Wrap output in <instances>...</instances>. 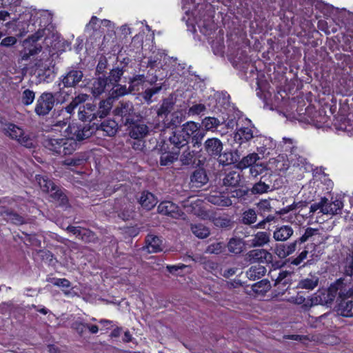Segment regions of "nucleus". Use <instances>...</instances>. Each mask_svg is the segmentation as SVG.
Returning <instances> with one entry per match:
<instances>
[{"label":"nucleus","instance_id":"obj_1","mask_svg":"<svg viewBox=\"0 0 353 353\" xmlns=\"http://www.w3.org/2000/svg\"><path fill=\"white\" fill-rule=\"evenodd\" d=\"M43 145L54 154L68 155L76 150L78 144L73 139L46 136L43 139Z\"/></svg>","mask_w":353,"mask_h":353},{"label":"nucleus","instance_id":"obj_2","mask_svg":"<svg viewBox=\"0 0 353 353\" xmlns=\"http://www.w3.org/2000/svg\"><path fill=\"white\" fill-rule=\"evenodd\" d=\"M130 126L129 134L131 138L134 139H141L146 137L152 128H159L160 125L152 123L149 119L145 117H141V119L135 120L134 122L128 124Z\"/></svg>","mask_w":353,"mask_h":353},{"label":"nucleus","instance_id":"obj_3","mask_svg":"<svg viewBox=\"0 0 353 353\" xmlns=\"http://www.w3.org/2000/svg\"><path fill=\"white\" fill-rule=\"evenodd\" d=\"M3 131L6 136L17 141L19 144L27 148H31L34 146L33 140L25 134L23 129L12 123H5Z\"/></svg>","mask_w":353,"mask_h":353},{"label":"nucleus","instance_id":"obj_4","mask_svg":"<svg viewBox=\"0 0 353 353\" xmlns=\"http://www.w3.org/2000/svg\"><path fill=\"white\" fill-rule=\"evenodd\" d=\"M113 114L114 116L121 118L122 123L124 125H128V124L134 122L135 117L138 118L133 103L129 101H119L118 105L113 110Z\"/></svg>","mask_w":353,"mask_h":353},{"label":"nucleus","instance_id":"obj_5","mask_svg":"<svg viewBox=\"0 0 353 353\" xmlns=\"http://www.w3.org/2000/svg\"><path fill=\"white\" fill-rule=\"evenodd\" d=\"M36 181L39 185L40 188L43 192L50 194V196L55 200L60 201L61 204H65L67 202L65 195L58 189V188L50 181L48 176L36 175Z\"/></svg>","mask_w":353,"mask_h":353},{"label":"nucleus","instance_id":"obj_6","mask_svg":"<svg viewBox=\"0 0 353 353\" xmlns=\"http://www.w3.org/2000/svg\"><path fill=\"white\" fill-rule=\"evenodd\" d=\"M182 207L185 212L202 219H207L209 217V214L204 207V202L200 199L192 198L185 200L183 201Z\"/></svg>","mask_w":353,"mask_h":353},{"label":"nucleus","instance_id":"obj_7","mask_svg":"<svg viewBox=\"0 0 353 353\" xmlns=\"http://www.w3.org/2000/svg\"><path fill=\"white\" fill-rule=\"evenodd\" d=\"M54 96L51 92H43L37 99L34 108L35 113L39 116H46L54 106Z\"/></svg>","mask_w":353,"mask_h":353},{"label":"nucleus","instance_id":"obj_8","mask_svg":"<svg viewBox=\"0 0 353 353\" xmlns=\"http://www.w3.org/2000/svg\"><path fill=\"white\" fill-rule=\"evenodd\" d=\"M333 285L336 295L341 300L353 297V280L351 277L339 279Z\"/></svg>","mask_w":353,"mask_h":353},{"label":"nucleus","instance_id":"obj_9","mask_svg":"<svg viewBox=\"0 0 353 353\" xmlns=\"http://www.w3.org/2000/svg\"><path fill=\"white\" fill-rule=\"evenodd\" d=\"M336 293L334 285H331L327 290L319 291L310 299V305H330L335 299Z\"/></svg>","mask_w":353,"mask_h":353},{"label":"nucleus","instance_id":"obj_10","mask_svg":"<svg viewBox=\"0 0 353 353\" xmlns=\"http://www.w3.org/2000/svg\"><path fill=\"white\" fill-rule=\"evenodd\" d=\"M68 130L72 135L70 139L75 141H83L89 138L95 132V127L90 125H71L68 126Z\"/></svg>","mask_w":353,"mask_h":353},{"label":"nucleus","instance_id":"obj_11","mask_svg":"<svg viewBox=\"0 0 353 353\" xmlns=\"http://www.w3.org/2000/svg\"><path fill=\"white\" fill-rule=\"evenodd\" d=\"M245 260L250 263H269L272 261V255L266 250L255 249L245 254Z\"/></svg>","mask_w":353,"mask_h":353},{"label":"nucleus","instance_id":"obj_12","mask_svg":"<svg viewBox=\"0 0 353 353\" xmlns=\"http://www.w3.org/2000/svg\"><path fill=\"white\" fill-rule=\"evenodd\" d=\"M83 77L81 70L72 68L62 75L60 79L64 88H74L82 80Z\"/></svg>","mask_w":353,"mask_h":353},{"label":"nucleus","instance_id":"obj_13","mask_svg":"<svg viewBox=\"0 0 353 353\" xmlns=\"http://www.w3.org/2000/svg\"><path fill=\"white\" fill-rule=\"evenodd\" d=\"M206 199L208 202L221 207H228L232 204V200L225 192L216 190H212Z\"/></svg>","mask_w":353,"mask_h":353},{"label":"nucleus","instance_id":"obj_14","mask_svg":"<svg viewBox=\"0 0 353 353\" xmlns=\"http://www.w3.org/2000/svg\"><path fill=\"white\" fill-rule=\"evenodd\" d=\"M159 213L169 216L174 219H179L183 213L179 207L172 201H163L157 208Z\"/></svg>","mask_w":353,"mask_h":353},{"label":"nucleus","instance_id":"obj_15","mask_svg":"<svg viewBox=\"0 0 353 353\" xmlns=\"http://www.w3.org/2000/svg\"><path fill=\"white\" fill-rule=\"evenodd\" d=\"M111 85L108 82V79L105 77H99L94 79L92 83L90 89L93 96L99 97L105 91L110 89Z\"/></svg>","mask_w":353,"mask_h":353},{"label":"nucleus","instance_id":"obj_16","mask_svg":"<svg viewBox=\"0 0 353 353\" xmlns=\"http://www.w3.org/2000/svg\"><path fill=\"white\" fill-rule=\"evenodd\" d=\"M254 128L251 125L238 128L234 133V141L239 144L250 141L254 137Z\"/></svg>","mask_w":353,"mask_h":353},{"label":"nucleus","instance_id":"obj_17","mask_svg":"<svg viewBox=\"0 0 353 353\" xmlns=\"http://www.w3.org/2000/svg\"><path fill=\"white\" fill-rule=\"evenodd\" d=\"M297 245L298 243L296 240L290 243L276 244L274 248V253L279 259H285L296 251Z\"/></svg>","mask_w":353,"mask_h":353},{"label":"nucleus","instance_id":"obj_18","mask_svg":"<svg viewBox=\"0 0 353 353\" xmlns=\"http://www.w3.org/2000/svg\"><path fill=\"white\" fill-rule=\"evenodd\" d=\"M324 209H323L324 214L335 215L340 214L343 207V203L340 199H335L330 201L328 199L323 198Z\"/></svg>","mask_w":353,"mask_h":353},{"label":"nucleus","instance_id":"obj_19","mask_svg":"<svg viewBox=\"0 0 353 353\" xmlns=\"http://www.w3.org/2000/svg\"><path fill=\"white\" fill-rule=\"evenodd\" d=\"M205 152L211 157L220 155L223 150V143L217 138L208 139L204 143Z\"/></svg>","mask_w":353,"mask_h":353},{"label":"nucleus","instance_id":"obj_20","mask_svg":"<svg viewBox=\"0 0 353 353\" xmlns=\"http://www.w3.org/2000/svg\"><path fill=\"white\" fill-rule=\"evenodd\" d=\"M67 230L85 242H90L95 238L94 234L92 231L84 228L68 226Z\"/></svg>","mask_w":353,"mask_h":353},{"label":"nucleus","instance_id":"obj_21","mask_svg":"<svg viewBox=\"0 0 353 353\" xmlns=\"http://www.w3.org/2000/svg\"><path fill=\"white\" fill-rule=\"evenodd\" d=\"M270 233L268 232H257L252 235L248 241L251 248L263 247L270 242Z\"/></svg>","mask_w":353,"mask_h":353},{"label":"nucleus","instance_id":"obj_22","mask_svg":"<svg viewBox=\"0 0 353 353\" xmlns=\"http://www.w3.org/2000/svg\"><path fill=\"white\" fill-rule=\"evenodd\" d=\"M168 146L163 144L159 150V163L161 165L167 166L173 163L178 159L179 152L168 151Z\"/></svg>","mask_w":353,"mask_h":353},{"label":"nucleus","instance_id":"obj_23","mask_svg":"<svg viewBox=\"0 0 353 353\" xmlns=\"http://www.w3.org/2000/svg\"><path fill=\"white\" fill-rule=\"evenodd\" d=\"M294 234L293 228L289 225H283L276 228L273 232V238L276 241L285 242Z\"/></svg>","mask_w":353,"mask_h":353},{"label":"nucleus","instance_id":"obj_24","mask_svg":"<svg viewBox=\"0 0 353 353\" xmlns=\"http://www.w3.org/2000/svg\"><path fill=\"white\" fill-rule=\"evenodd\" d=\"M88 98V95L86 94H79L76 96L72 101L66 107L62 108L59 111L58 117H61L65 112L67 114L71 115L75 108L80 104L86 101Z\"/></svg>","mask_w":353,"mask_h":353},{"label":"nucleus","instance_id":"obj_25","mask_svg":"<svg viewBox=\"0 0 353 353\" xmlns=\"http://www.w3.org/2000/svg\"><path fill=\"white\" fill-rule=\"evenodd\" d=\"M183 116L181 112L175 111L172 112L166 118L163 120L164 128H174L177 127L183 121Z\"/></svg>","mask_w":353,"mask_h":353},{"label":"nucleus","instance_id":"obj_26","mask_svg":"<svg viewBox=\"0 0 353 353\" xmlns=\"http://www.w3.org/2000/svg\"><path fill=\"white\" fill-rule=\"evenodd\" d=\"M96 105L93 103H88L83 107V109H80L79 111V118L82 121H92L97 119V111Z\"/></svg>","mask_w":353,"mask_h":353},{"label":"nucleus","instance_id":"obj_27","mask_svg":"<svg viewBox=\"0 0 353 353\" xmlns=\"http://www.w3.org/2000/svg\"><path fill=\"white\" fill-rule=\"evenodd\" d=\"M146 245L143 249L148 253H156L162 250L161 240L157 236L148 234L145 239Z\"/></svg>","mask_w":353,"mask_h":353},{"label":"nucleus","instance_id":"obj_28","mask_svg":"<svg viewBox=\"0 0 353 353\" xmlns=\"http://www.w3.org/2000/svg\"><path fill=\"white\" fill-rule=\"evenodd\" d=\"M208 177L203 169L196 170L190 176V183L193 187L200 188L206 184Z\"/></svg>","mask_w":353,"mask_h":353},{"label":"nucleus","instance_id":"obj_29","mask_svg":"<svg viewBox=\"0 0 353 353\" xmlns=\"http://www.w3.org/2000/svg\"><path fill=\"white\" fill-rule=\"evenodd\" d=\"M292 281V272L281 271L274 281V285L281 290L288 289Z\"/></svg>","mask_w":353,"mask_h":353},{"label":"nucleus","instance_id":"obj_30","mask_svg":"<svg viewBox=\"0 0 353 353\" xmlns=\"http://www.w3.org/2000/svg\"><path fill=\"white\" fill-rule=\"evenodd\" d=\"M169 142L174 148L180 149L188 145V141L184 137L183 132L180 130L173 131L169 137Z\"/></svg>","mask_w":353,"mask_h":353},{"label":"nucleus","instance_id":"obj_31","mask_svg":"<svg viewBox=\"0 0 353 353\" xmlns=\"http://www.w3.org/2000/svg\"><path fill=\"white\" fill-rule=\"evenodd\" d=\"M117 123L114 120H106L102 122L99 126L95 127L96 130L103 131L106 136H114L117 132Z\"/></svg>","mask_w":353,"mask_h":353},{"label":"nucleus","instance_id":"obj_32","mask_svg":"<svg viewBox=\"0 0 353 353\" xmlns=\"http://www.w3.org/2000/svg\"><path fill=\"white\" fill-rule=\"evenodd\" d=\"M223 184L228 187H236L239 185L241 181V176L239 172L236 171H229L225 173L222 179Z\"/></svg>","mask_w":353,"mask_h":353},{"label":"nucleus","instance_id":"obj_33","mask_svg":"<svg viewBox=\"0 0 353 353\" xmlns=\"http://www.w3.org/2000/svg\"><path fill=\"white\" fill-rule=\"evenodd\" d=\"M174 102L172 98L165 99L157 112V116L159 117L166 118L174 110Z\"/></svg>","mask_w":353,"mask_h":353},{"label":"nucleus","instance_id":"obj_34","mask_svg":"<svg viewBox=\"0 0 353 353\" xmlns=\"http://www.w3.org/2000/svg\"><path fill=\"white\" fill-rule=\"evenodd\" d=\"M260 159L259 154L256 152H253L244 157L240 161L238 162L236 168L240 170H243L247 168L256 164V162Z\"/></svg>","mask_w":353,"mask_h":353},{"label":"nucleus","instance_id":"obj_35","mask_svg":"<svg viewBox=\"0 0 353 353\" xmlns=\"http://www.w3.org/2000/svg\"><path fill=\"white\" fill-rule=\"evenodd\" d=\"M139 203L143 208L150 210L156 205L157 201L152 193L143 192L139 199Z\"/></svg>","mask_w":353,"mask_h":353},{"label":"nucleus","instance_id":"obj_36","mask_svg":"<svg viewBox=\"0 0 353 353\" xmlns=\"http://www.w3.org/2000/svg\"><path fill=\"white\" fill-rule=\"evenodd\" d=\"M266 273V268L261 265H253L246 272L247 277L252 281L261 279Z\"/></svg>","mask_w":353,"mask_h":353},{"label":"nucleus","instance_id":"obj_37","mask_svg":"<svg viewBox=\"0 0 353 353\" xmlns=\"http://www.w3.org/2000/svg\"><path fill=\"white\" fill-rule=\"evenodd\" d=\"M337 311L343 316L353 317V301L341 300Z\"/></svg>","mask_w":353,"mask_h":353},{"label":"nucleus","instance_id":"obj_38","mask_svg":"<svg viewBox=\"0 0 353 353\" xmlns=\"http://www.w3.org/2000/svg\"><path fill=\"white\" fill-rule=\"evenodd\" d=\"M288 159L294 166L304 165L306 159L301 154V151L297 147L292 148V152L288 154Z\"/></svg>","mask_w":353,"mask_h":353},{"label":"nucleus","instance_id":"obj_39","mask_svg":"<svg viewBox=\"0 0 353 353\" xmlns=\"http://www.w3.org/2000/svg\"><path fill=\"white\" fill-rule=\"evenodd\" d=\"M199 128V123L194 121H188L182 125L180 130L183 132L185 138L189 141L190 138L192 137Z\"/></svg>","mask_w":353,"mask_h":353},{"label":"nucleus","instance_id":"obj_40","mask_svg":"<svg viewBox=\"0 0 353 353\" xmlns=\"http://www.w3.org/2000/svg\"><path fill=\"white\" fill-rule=\"evenodd\" d=\"M112 108V99L108 97L107 99L99 103V108L97 110V117L101 119L105 117Z\"/></svg>","mask_w":353,"mask_h":353},{"label":"nucleus","instance_id":"obj_41","mask_svg":"<svg viewBox=\"0 0 353 353\" xmlns=\"http://www.w3.org/2000/svg\"><path fill=\"white\" fill-rule=\"evenodd\" d=\"M243 248L244 243L243 239L240 238H232L228 243V251L234 254H241Z\"/></svg>","mask_w":353,"mask_h":353},{"label":"nucleus","instance_id":"obj_42","mask_svg":"<svg viewBox=\"0 0 353 353\" xmlns=\"http://www.w3.org/2000/svg\"><path fill=\"white\" fill-rule=\"evenodd\" d=\"M319 283V277L315 275H310L308 277L301 280L298 287L305 290H313Z\"/></svg>","mask_w":353,"mask_h":353},{"label":"nucleus","instance_id":"obj_43","mask_svg":"<svg viewBox=\"0 0 353 353\" xmlns=\"http://www.w3.org/2000/svg\"><path fill=\"white\" fill-rule=\"evenodd\" d=\"M191 230L199 239L207 238L210 233L209 228L201 223L191 225Z\"/></svg>","mask_w":353,"mask_h":353},{"label":"nucleus","instance_id":"obj_44","mask_svg":"<svg viewBox=\"0 0 353 353\" xmlns=\"http://www.w3.org/2000/svg\"><path fill=\"white\" fill-rule=\"evenodd\" d=\"M28 41H24V50L21 52L22 60L27 61L31 56L38 54L41 50V47L37 45H31L29 48L26 46Z\"/></svg>","mask_w":353,"mask_h":353},{"label":"nucleus","instance_id":"obj_45","mask_svg":"<svg viewBox=\"0 0 353 353\" xmlns=\"http://www.w3.org/2000/svg\"><path fill=\"white\" fill-rule=\"evenodd\" d=\"M270 283L268 279H263L252 285V289L257 294H263L270 289Z\"/></svg>","mask_w":353,"mask_h":353},{"label":"nucleus","instance_id":"obj_46","mask_svg":"<svg viewBox=\"0 0 353 353\" xmlns=\"http://www.w3.org/2000/svg\"><path fill=\"white\" fill-rule=\"evenodd\" d=\"M202 124L206 130L213 131L221 125V121L212 117H207L202 121Z\"/></svg>","mask_w":353,"mask_h":353},{"label":"nucleus","instance_id":"obj_47","mask_svg":"<svg viewBox=\"0 0 353 353\" xmlns=\"http://www.w3.org/2000/svg\"><path fill=\"white\" fill-rule=\"evenodd\" d=\"M270 185L264 181H260L256 183L251 188V192L254 194H261L270 191Z\"/></svg>","mask_w":353,"mask_h":353},{"label":"nucleus","instance_id":"obj_48","mask_svg":"<svg viewBox=\"0 0 353 353\" xmlns=\"http://www.w3.org/2000/svg\"><path fill=\"white\" fill-rule=\"evenodd\" d=\"M161 86H155L151 88H148L141 93V97L147 103H151L152 102V97L159 93L161 90Z\"/></svg>","mask_w":353,"mask_h":353},{"label":"nucleus","instance_id":"obj_49","mask_svg":"<svg viewBox=\"0 0 353 353\" xmlns=\"http://www.w3.org/2000/svg\"><path fill=\"white\" fill-rule=\"evenodd\" d=\"M123 74V70L121 68H117L112 69L110 72V76L106 77L108 79L109 83L111 87L114 84H117L121 79V76Z\"/></svg>","mask_w":353,"mask_h":353},{"label":"nucleus","instance_id":"obj_50","mask_svg":"<svg viewBox=\"0 0 353 353\" xmlns=\"http://www.w3.org/2000/svg\"><path fill=\"white\" fill-rule=\"evenodd\" d=\"M35 99V92L30 89L24 90L21 96V103L24 105H30Z\"/></svg>","mask_w":353,"mask_h":353},{"label":"nucleus","instance_id":"obj_51","mask_svg":"<svg viewBox=\"0 0 353 353\" xmlns=\"http://www.w3.org/2000/svg\"><path fill=\"white\" fill-rule=\"evenodd\" d=\"M4 214L8 221L16 225H21L24 223V219L18 214L10 210H5Z\"/></svg>","mask_w":353,"mask_h":353},{"label":"nucleus","instance_id":"obj_52","mask_svg":"<svg viewBox=\"0 0 353 353\" xmlns=\"http://www.w3.org/2000/svg\"><path fill=\"white\" fill-rule=\"evenodd\" d=\"M318 232L319 230L317 229L307 228L305 230L304 234L301 237L297 239L296 241L298 244L303 243L310 240V239L312 238L313 236L318 234Z\"/></svg>","mask_w":353,"mask_h":353},{"label":"nucleus","instance_id":"obj_53","mask_svg":"<svg viewBox=\"0 0 353 353\" xmlns=\"http://www.w3.org/2000/svg\"><path fill=\"white\" fill-rule=\"evenodd\" d=\"M257 215L254 210L249 209L243 214V221L245 224L250 225L256 221Z\"/></svg>","mask_w":353,"mask_h":353},{"label":"nucleus","instance_id":"obj_54","mask_svg":"<svg viewBox=\"0 0 353 353\" xmlns=\"http://www.w3.org/2000/svg\"><path fill=\"white\" fill-rule=\"evenodd\" d=\"M112 90L111 98H117L121 96H123L128 93V90L125 85L121 86L120 85L114 84L110 89Z\"/></svg>","mask_w":353,"mask_h":353},{"label":"nucleus","instance_id":"obj_55","mask_svg":"<svg viewBox=\"0 0 353 353\" xmlns=\"http://www.w3.org/2000/svg\"><path fill=\"white\" fill-rule=\"evenodd\" d=\"M224 244L221 242L214 243L209 245L205 252L208 254H221L224 250Z\"/></svg>","mask_w":353,"mask_h":353},{"label":"nucleus","instance_id":"obj_56","mask_svg":"<svg viewBox=\"0 0 353 353\" xmlns=\"http://www.w3.org/2000/svg\"><path fill=\"white\" fill-rule=\"evenodd\" d=\"M195 152L189 148L185 150L181 156V161L183 165H190L194 162Z\"/></svg>","mask_w":353,"mask_h":353},{"label":"nucleus","instance_id":"obj_57","mask_svg":"<svg viewBox=\"0 0 353 353\" xmlns=\"http://www.w3.org/2000/svg\"><path fill=\"white\" fill-rule=\"evenodd\" d=\"M219 157V163L223 165H230L236 161H237V158L233 156V154L230 152H224L223 154H220Z\"/></svg>","mask_w":353,"mask_h":353},{"label":"nucleus","instance_id":"obj_58","mask_svg":"<svg viewBox=\"0 0 353 353\" xmlns=\"http://www.w3.org/2000/svg\"><path fill=\"white\" fill-rule=\"evenodd\" d=\"M205 136L204 130L199 128L196 133L191 137L192 143L194 147H199L201 145L202 141Z\"/></svg>","mask_w":353,"mask_h":353},{"label":"nucleus","instance_id":"obj_59","mask_svg":"<svg viewBox=\"0 0 353 353\" xmlns=\"http://www.w3.org/2000/svg\"><path fill=\"white\" fill-rule=\"evenodd\" d=\"M196 23L198 27L201 29V31L204 34H210L212 28L211 27L210 21H208L206 22L205 20H202L201 19H199L196 20Z\"/></svg>","mask_w":353,"mask_h":353},{"label":"nucleus","instance_id":"obj_60","mask_svg":"<svg viewBox=\"0 0 353 353\" xmlns=\"http://www.w3.org/2000/svg\"><path fill=\"white\" fill-rule=\"evenodd\" d=\"M206 110V107L202 103L194 104L188 109L189 115H199Z\"/></svg>","mask_w":353,"mask_h":353},{"label":"nucleus","instance_id":"obj_61","mask_svg":"<svg viewBox=\"0 0 353 353\" xmlns=\"http://www.w3.org/2000/svg\"><path fill=\"white\" fill-rule=\"evenodd\" d=\"M344 272L347 276H353V254L347 256L345 261Z\"/></svg>","mask_w":353,"mask_h":353},{"label":"nucleus","instance_id":"obj_62","mask_svg":"<svg viewBox=\"0 0 353 353\" xmlns=\"http://www.w3.org/2000/svg\"><path fill=\"white\" fill-rule=\"evenodd\" d=\"M85 161V159L83 157H74L71 159H65L63 161V164L68 166H77L82 165Z\"/></svg>","mask_w":353,"mask_h":353},{"label":"nucleus","instance_id":"obj_63","mask_svg":"<svg viewBox=\"0 0 353 353\" xmlns=\"http://www.w3.org/2000/svg\"><path fill=\"white\" fill-rule=\"evenodd\" d=\"M54 96L58 103H63L69 99L70 94L63 88H59V90L55 92Z\"/></svg>","mask_w":353,"mask_h":353},{"label":"nucleus","instance_id":"obj_64","mask_svg":"<svg viewBox=\"0 0 353 353\" xmlns=\"http://www.w3.org/2000/svg\"><path fill=\"white\" fill-rule=\"evenodd\" d=\"M265 170V167L261 163H256L250 168V173L253 177H256Z\"/></svg>","mask_w":353,"mask_h":353}]
</instances>
